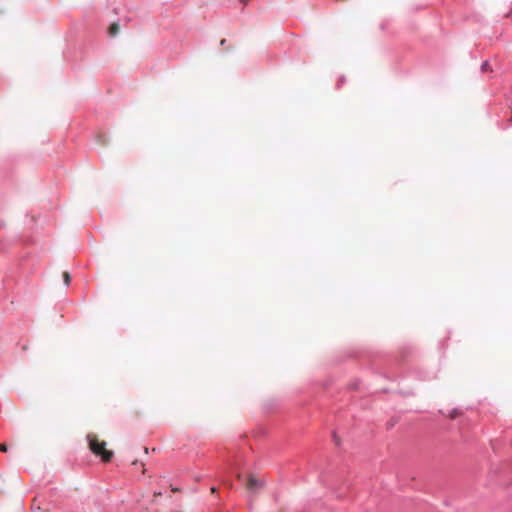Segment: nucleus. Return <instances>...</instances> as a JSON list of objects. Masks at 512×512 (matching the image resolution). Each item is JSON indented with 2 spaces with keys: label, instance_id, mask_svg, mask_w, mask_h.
Returning a JSON list of instances; mask_svg holds the SVG:
<instances>
[{
  "label": "nucleus",
  "instance_id": "f257e3e1",
  "mask_svg": "<svg viewBox=\"0 0 512 512\" xmlns=\"http://www.w3.org/2000/svg\"><path fill=\"white\" fill-rule=\"evenodd\" d=\"M87 441L89 449L94 455L100 457L103 462H110L114 453L111 450L106 449V442L100 440L96 434H88Z\"/></svg>",
  "mask_w": 512,
  "mask_h": 512
},
{
  "label": "nucleus",
  "instance_id": "f03ea898",
  "mask_svg": "<svg viewBox=\"0 0 512 512\" xmlns=\"http://www.w3.org/2000/svg\"><path fill=\"white\" fill-rule=\"evenodd\" d=\"M265 485V482L261 479L256 478L253 475H249L246 483V488L250 492H257L259 489H261Z\"/></svg>",
  "mask_w": 512,
  "mask_h": 512
},
{
  "label": "nucleus",
  "instance_id": "7ed1b4c3",
  "mask_svg": "<svg viewBox=\"0 0 512 512\" xmlns=\"http://www.w3.org/2000/svg\"><path fill=\"white\" fill-rule=\"evenodd\" d=\"M120 31V25L116 22L112 23L109 27L108 33L110 36H116Z\"/></svg>",
  "mask_w": 512,
  "mask_h": 512
},
{
  "label": "nucleus",
  "instance_id": "20e7f679",
  "mask_svg": "<svg viewBox=\"0 0 512 512\" xmlns=\"http://www.w3.org/2000/svg\"><path fill=\"white\" fill-rule=\"evenodd\" d=\"M481 70H482L483 72H491V71H492L491 66H490V64H489L487 61H485V62L481 65Z\"/></svg>",
  "mask_w": 512,
  "mask_h": 512
},
{
  "label": "nucleus",
  "instance_id": "39448f33",
  "mask_svg": "<svg viewBox=\"0 0 512 512\" xmlns=\"http://www.w3.org/2000/svg\"><path fill=\"white\" fill-rule=\"evenodd\" d=\"M63 280H64L65 285L68 286L70 284L71 277H70V274L68 272H64L63 273Z\"/></svg>",
  "mask_w": 512,
  "mask_h": 512
},
{
  "label": "nucleus",
  "instance_id": "423d86ee",
  "mask_svg": "<svg viewBox=\"0 0 512 512\" xmlns=\"http://www.w3.org/2000/svg\"><path fill=\"white\" fill-rule=\"evenodd\" d=\"M8 447L5 443L0 444V451L1 452H7Z\"/></svg>",
  "mask_w": 512,
  "mask_h": 512
},
{
  "label": "nucleus",
  "instance_id": "0eeeda50",
  "mask_svg": "<svg viewBox=\"0 0 512 512\" xmlns=\"http://www.w3.org/2000/svg\"><path fill=\"white\" fill-rule=\"evenodd\" d=\"M457 415H458V414H457V412H453V413L450 415V417H451V418H455Z\"/></svg>",
  "mask_w": 512,
  "mask_h": 512
},
{
  "label": "nucleus",
  "instance_id": "6e6552de",
  "mask_svg": "<svg viewBox=\"0 0 512 512\" xmlns=\"http://www.w3.org/2000/svg\"><path fill=\"white\" fill-rule=\"evenodd\" d=\"M225 43H226L225 39H222L221 42H220L221 45H225Z\"/></svg>",
  "mask_w": 512,
  "mask_h": 512
},
{
  "label": "nucleus",
  "instance_id": "1a4fd4ad",
  "mask_svg": "<svg viewBox=\"0 0 512 512\" xmlns=\"http://www.w3.org/2000/svg\"><path fill=\"white\" fill-rule=\"evenodd\" d=\"M211 492H212V493H215V492H216V488H214V487H213V488H211Z\"/></svg>",
  "mask_w": 512,
  "mask_h": 512
}]
</instances>
